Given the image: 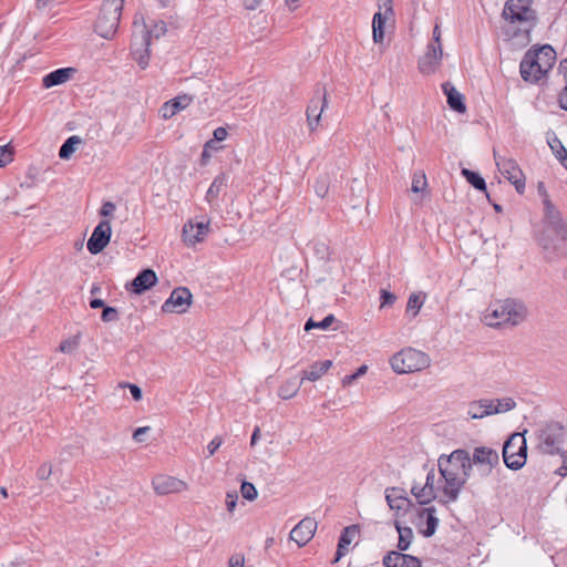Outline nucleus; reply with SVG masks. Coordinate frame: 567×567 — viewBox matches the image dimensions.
Masks as SVG:
<instances>
[{
	"instance_id": "f257e3e1",
	"label": "nucleus",
	"mask_w": 567,
	"mask_h": 567,
	"mask_svg": "<svg viewBox=\"0 0 567 567\" xmlns=\"http://www.w3.org/2000/svg\"><path fill=\"white\" fill-rule=\"evenodd\" d=\"M437 466L444 480L440 502L442 504L454 503L458 499L465 484L473 477L468 451L457 449L450 455L442 454L437 460Z\"/></svg>"
},
{
	"instance_id": "f03ea898",
	"label": "nucleus",
	"mask_w": 567,
	"mask_h": 567,
	"mask_svg": "<svg viewBox=\"0 0 567 567\" xmlns=\"http://www.w3.org/2000/svg\"><path fill=\"white\" fill-rule=\"evenodd\" d=\"M527 318V308L520 300H495L483 311L481 320L491 328L515 327Z\"/></svg>"
},
{
	"instance_id": "7ed1b4c3",
	"label": "nucleus",
	"mask_w": 567,
	"mask_h": 567,
	"mask_svg": "<svg viewBox=\"0 0 567 567\" xmlns=\"http://www.w3.org/2000/svg\"><path fill=\"white\" fill-rule=\"evenodd\" d=\"M534 0H507L502 17L513 25V37L528 35L537 23V16L532 8Z\"/></svg>"
},
{
	"instance_id": "20e7f679",
	"label": "nucleus",
	"mask_w": 567,
	"mask_h": 567,
	"mask_svg": "<svg viewBox=\"0 0 567 567\" xmlns=\"http://www.w3.org/2000/svg\"><path fill=\"white\" fill-rule=\"evenodd\" d=\"M123 8L124 0H104L94 24L96 34L112 40L118 30Z\"/></svg>"
},
{
	"instance_id": "39448f33",
	"label": "nucleus",
	"mask_w": 567,
	"mask_h": 567,
	"mask_svg": "<svg viewBox=\"0 0 567 567\" xmlns=\"http://www.w3.org/2000/svg\"><path fill=\"white\" fill-rule=\"evenodd\" d=\"M430 362L426 353L413 348L401 350L390 360L391 368L399 374L424 370L430 367Z\"/></svg>"
},
{
	"instance_id": "423d86ee",
	"label": "nucleus",
	"mask_w": 567,
	"mask_h": 567,
	"mask_svg": "<svg viewBox=\"0 0 567 567\" xmlns=\"http://www.w3.org/2000/svg\"><path fill=\"white\" fill-rule=\"evenodd\" d=\"M473 477L486 478L492 474L494 467L499 464V455L496 450L489 446H477L468 452Z\"/></svg>"
},
{
	"instance_id": "0eeeda50",
	"label": "nucleus",
	"mask_w": 567,
	"mask_h": 567,
	"mask_svg": "<svg viewBox=\"0 0 567 567\" xmlns=\"http://www.w3.org/2000/svg\"><path fill=\"white\" fill-rule=\"evenodd\" d=\"M505 465L514 471L520 470L527 460V443L524 433H514L503 446Z\"/></svg>"
},
{
	"instance_id": "6e6552de",
	"label": "nucleus",
	"mask_w": 567,
	"mask_h": 567,
	"mask_svg": "<svg viewBox=\"0 0 567 567\" xmlns=\"http://www.w3.org/2000/svg\"><path fill=\"white\" fill-rule=\"evenodd\" d=\"M565 429L558 422H549L537 433L538 449L549 455L559 454L564 443Z\"/></svg>"
},
{
	"instance_id": "1a4fd4ad",
	"label": "nucleus",
	"mask_w": 567,
	"mask_h": 567,
	"mask_svg": "<svg viewBox=\"0 0 567 567\" xmlns=\"http://www.w3.org/2000/svg\"><path fill=\"white\" fill-rule=\"evenodd\" d=\"M495 164L499 173L514 185L518 194L525 192V175L517 162L511 157L501 156L494 151Z\"/></svg>"
},
{
	"instance_id": "9d476101",
	"label": "nucleus",
	"mask_w": 567,
	"mask_h": 567,
	"mask_svg": "<svg viewBox=\"0 0 567 567\" xmlns=\"http://www.w3.org/2000/svg\"><path fill=\"white\" fill-rule=\"evenodd\" d=\"M209 219L198 217L189 219L183 227V241L188 247H195L205 240L209 234Z\"/></svg>"
},
{
	"instance_id": "9b49d317",
	"label": "nucleus",
	"mask_w": 567,
	"mask_h": 567,
	"mask_svg": "<svg viewBox=\"0 0 567 567\" xmlns=\"http://www.w3.org/2000/svg\"><path fill=\"white\" fill-rule=\"evenodd\" d=\"M392 0H382L379 4V11L374 13L372 20V35L374 43H382L384 40L385 21L393 18Z\"/></svg>"
},
{
	"instance_id": "f8f14e48",
	"label": "nucleus",
	"mask_w": 567,
	"mask_h": 567,
	"mask_svg": "<svg viewBox=\"0 0 567 567\" xmlns=\"http://www.w3.org/2000/svg\"><path fill=\"white\" fill-rule=\"evenodd\" d=\"M112 228L109 220H101L87 240L86 247L92 255L100 254L110 243Z\"/></svg>"
},
{
	"instance_id": "ddd939ff",
	"label": "nucleus",
	"mask_w": 567,
	"mask_h": 567,
	"mask_svg": "<svg viewBox=\"0 0 567 567\" xmlns=\"http://www.w3.org/2000/svg\"><path fill=\"white\" fill-rule=\"evenodd\" d=\"M442 43H429L426 52L419 60V70L423 74L434 73L442 60Z\"/></svg>"
},
{
	"instance_id": "4468645a",
	"label": "nucleus",
	"mask_w": 567,
	"mask_h": 567,
	"mask_svg": "<svg viewBox=\"0 0 567 567\" xmlns=\"http://www.w3.org/2000/svg\"><path fill=\"white\" fill-rule=\"evenodd\" d=\"M316 530L317 522L311 517H305L290 532V539L299 547H303L312 539Z\"/></svg>"
},
{
	"instance_id": "2eb2a0df",
	"label": "nucleus",
	"mask_w": 567,
	"mask_h": 567,
	"mask_svg": "<svg viewBox=\"0 0 567 567\" xmlns=\"http://www.w3.org/2000/svg\"><path fill=\"white\" fill-rule=\"evenodd\" d=\"M327 105H328V100H327L326 92H323V94H321V95L318 94L310 100V103L308 104L307 110H306V115H307V123H308L309 130L311 132H313L318 127V125L320 123L321 114H322L323 110L327 107Z\"/></svg>"
},
{
	"instance_id": "dca6fc26",
	"label": "nucleus",
	"mask_w": 567,
	"mask_h": 567,
	"mask_svg": "<svg viewBox=\"0 0 567 567\" xmlns=\"http://www.w3.org/2000/svg\"><path fill=\"white\" fill-rule=\"evenodd\" d=\"M151 44V32L148 25L145 22L134 21V30L132 35L131 51L138 53L140 51L150 50Z\"/></svg>"
},
{
	"instance_id": "f3484780",
	"label": "nucleus",
	"mask_w": 567,
	"mask_h": 567,
	"mask_svg": "<svg viewBox=\"0 0 567 567\" xmlns=\"http://www.w3.org/2000/svg\"><path fill=\"white\" fill-rule=\"evenodd\" d=\"M157 281L154 270L147 268L142 270L126 288L135 295H142L151 289Z\"/></svg>"
},
{
	"instance_id": "a211bd4d",
	"label": "nucleus",
	"mask_w": 567,
	"mask_h": 567,
	"mask_svg": "<svg viewBox=\"0 0 567 567\" xmlns=\"http://www.w3.org/2000/svg\"><path fill=\"white\" fill-rule=\"evenodd\" d=\"M385 567H422L421 560L401 551H389L382 560Z\"/></svg>"
},
{
	"instance_id": "6ab92c4d",
	"label": "nucleus",
	"mask_w": 567,
	"mask_h": 567,
	"mask_svg": "<svg viewBox=\"0 0 567 567\" xmlns=\"http://www.w3.org/2000/svg\"><path fill=\"white\" fill-rule=\"evenodd\" d=\"M538 62L533 58L532 50H528L519 65L520 75L526 82H537L539 81L546 73H538Z\"/></svg>"
},
{
	"instance_id": "aec40b11",
	"label": "nucleus",
	"mask_w": 567,
	"mask_h": 567,
	"mask_svg": "<svg viewBox=\"0 0 567 567\" xmlns=\"http://www.w3.org/2000/svg\"><path fill=\"white\" fill-rule=\"evenodd\" d=\"M532 55L538 62V73H547L556 60V52L549 44L532 50Z\"/></svg>"
},
{
	"instance_id": "412c9836",
	"label": "nucleus",
	"mask_w": 567,
	"mask_h": 567,
	"mask_svg": "<svg viewBox=\"0 0 567 567\" xmlns=\"http://www.w3.org/2000/svg\"><path fill=\"white\" fill-rule=\"evenodd\" d=\"M227 181L228 178L225 173H220L214 178L205 195V199L210 205V207H218V197L220 193L226 188Z\"/></svg>"
},
{
	"instance_id": "4be33fe9",
	"label": "nucleus",
	"mask_w": 567,
	"mask_h": 567,
	"mask_svg": "<svg viewBox=\"0 0 567 567\" xmlns=\"http://www.w3.org/2000/svg\"><path fill=\"white\" fill-rule=\"evenodd\" d=\"M442 90L447 97L449 106L458 113H464L466 111V105L464 103V96L454 87V85L450 82H445L442 84Z\"/></svg>"
},
{
	"instance_id": "5701e85b",
	"label": "nucleus",
	"mask_w": 567,
	"mask_h": 567,
	"mask_svg": "<svg viewBox=\"0 0 567 567\" xmlns=\"http://www.w3.org/2000/svg\"><path fill=\"white\" fill-rule=\"evenodd\" d=\"M467 415L471 419H483L493 415L492 399H481L471 402L467 406Z\"/></svg>"
},
{
	"instance_id": "b1692460",
	"label": "nucleus",
	"mask_w": 567,
	"mask_h": 567,
	"mask_svg": "<svg viewBox=\"0 0 567 567\" xmlns=\"http://www.w3.org/2000/svg\"><path fill=\"white\" fill-rule=\"evenodd\" d=\"M357 534L358 528L354 525L348 526L343 529L339 538L334 561L340 560L348 553V546L352 543Z\"/></svg>"
},
{
	"instance_id": "393cba45",
	"label": "nucleus",
	"mask_w": 567,
	"mask_h": 567,
	"mask_svg": "<svg viewBox=\"0 0 567 567\" xmlns=\"http://www.w3.org/2000/svg\"><path fill=\"white\" fill-rule=\"evenodd\" d=\"M74 72L72 68L58 69L50 72L43 78V86L49 89L55 85H60L70 79L71 73Z\"/></svg>"
},
{
	"instance_id": "a878e982",
	"label": "nucleus",
	"mask_w": 567,
	"mask_h": 567,
	"mask_svg": "<svg viewBox=\"0 0 567 567\" xmlns=\"http://www.w3.org/2000/svg\"><path fill=\"white\" fill-rule=\"evenodd\" d=\"M153 487L158 495H166L175 492L177 482L175 477L157 475L152 481Z\"/></svg>"
},
{
	"instance_id": "bb28decb",
	"label": "nucleus",
	"mask_w": 567,
	"mask_h": 567,
	"mask_svg": "<svg viewBox=\"0 0 567 567\" xmlns=\"http://www.w3.org/2000/svg\"><path fill=\"white\" fill-rule=\"evenodd\" d=\"M411 493L421 505H426L436 498L434 486L413 484Z\"/></svg>"
},
{
	"instance_id": "cd10ccee",
	"label": "nucleus",
	"mask_w": 567,
	"mask_h": 567,
	"mask_svg": "<svg viewBox=\"0 0 567 567\" xmlns=\"http://www.w3.org/2000/svg\"><path fill=\"white\" fill-rule=\"evenodd\" d=\"M332 367L331 360L318 361L310 365L308 371L303 372L302 380L317 381Z\"/></svg>"
},
{
	"instance_id": "c85d7f7f",
	"label": "nucleus",
	"mask_w": 567,
	"mask_h": 567,
	"mask_svg": "<svg viewBox=\"0 0 567 567\" xmlns=\"http://www.w3.org/2000/svg\"><path fill=\"white\" fill-rule=\"evenodd\" d=\"M385 501L391 509L401 511L404 509L409 503V499L401 495L398 488H388L385 491Z\"/></svg>"
},
{
	"instance_id": "c756f323",
	"label": "nucleus",
	"mask_w": 567,
	"mask_h": 567,
	"mask_svg": "<svg viewBox=\"0 0 567 567\" xmlns=\"http://www.w3.org/2000/svg\"><path fill=\"white\" fill-rule=\"evenodd\" d=\"M426 300V293L423 291L413 292L409 296L406 302V315H411L412 318L416 317Z\"/></svg>"
},
{
	"instance_id": "7c9ffc66",
	"label": "nucleus",
	"mask_w": 567,
	"mask_h": 567,
	"mask_svg": "<svg viewBox=\"0 0 567 567\" xmlns=\"http://www.w3.org/2000/svg\"><path fill=\"white\" fill-rule=\"evenodd\" d=\"M302 383V379L298 381L297 379H290L287 380L285 383H282L278 389V395L284 400H289L293 398Z\"/></svg>"
},
{
	"instance_id": "2f4dec72",
	"label": "nucleus",
	"mask_w": 567,
	"mask_h": 567,
	"mask_svg": "<svg viewBox=\"0 0 567 567\" xmlns=\"http://www.w3.org/2000/svg\"><path fill=\"white\" fill-rule=\"evenodd\" d=\"M395 528L399 533V542H398V548L399 550L405 551L409 549L412 540H413V530L410 527H403L399 522H395Z\"/></svg>"
},
{
	"instance_id": "473e14b6",
	"label": "nucleus",
	"mask_w": 567,
	"mask_h": 567,
	"mask_svg": "<svg viewBox=\"0 0 567 567\" xmlns=\"http://www.w3.org/2000/svg\"><path fill=\"white\" fill-rule=\"evenodd\" d=\"M543 203H544L545 218H546V221L549 227L558 225L560 221H563L560 212L554 206V204L550 202L548 196H546V198L543 200Z\"/></svg>"
},
{
	"instance_id": "72a5a7b5",
	"label": "nucleus",
	"mask_w": 567,
	"mask_h": 567,
	"mask_svg": "<svg viewBox=\"0 0 567 567\" xmlns=\"http://www.w3.org/2000/svg\"><path fill=\"white\" fill-rule=\"evenodd\" d=\"M435 508L427 507L422 511L421 515H426V528L422 532L425 537H431L435 534L439 525V518L435 516Z\"/></svg>"
},
{
	"instance_id": "f704fd0d",
	"label": "nucleus",
	"mask_w": 567,
	"mask_h": 567,
	"mask_svg": "<svg viewBox=\"0 0 567 567\" xmlns=\"http://www.w3.org/2000/svg\"><path fill=\"white\" fill-rule=\"evenodd\" d=\"M515 406L516 402L514 401L513 398L509 396L492 400L493 415L512 411Z\"/></svg>"
},
{
	"instance_id": "c9c22d12",
	"label": "nucleus",
	"mask_w": 567,
	"mask_h": 567,
	"mask_svg": "<svg viewBox=\"0 0 567 567\" xmlns=\"http://www.w3.org/2000/svg\"><path fill=\"white\" fill-rule=\"evenodd\" d=\"M82 142L78 135L70 136L60 147L59 156L62 159H68L75 151V146Z\"/></svg>"
},
{
	"instance_id": "e433bc0d",
	"label": "nucleus",
	"mask_w": 567,
	"mask_h": 567,
	"mask_svg": "<svg viewBox=\"0 0 567 567\" xmlns=\"http://www.w3.org/2000/svg\"><path fill=\"white\" fill-rule=\"evenodd\" d=\"M331 178L329 174H320L315 182L313 188L318 197L324 198L329 193Z\"/></svg>"
},
{
	"instance_id": "4c0bfd02",
	"label": "nucleus",
	"mask_w": 567,
	"mask_h": 567,
	"mask_svg": "<svg viewBox=\"0 0 567 567\" xmlns=\"http://www.w3.org/2000/svg\"><path fill=\"white\" fill-rule=\"evenodd\" d=\"M462 175L466 178V181L478 190H485L486 189V183L484 178L476 172H473L467 168L462 169Z\"/></svg>"
},
{
	"instance_id": "58836bf2",
	"label": "nucleus",
	"mask_w": 567,
	"mask_h": 567,
	"mask_svg": "<svg viewBox=\"0 0 567 567\" xmlns=\"http://www.w3.org/2000/svg\"><path fill=\"white\" fill-rule=\"evenodd\" d=\"M547 143H548L553 154L555 155V157L557 158L558 162L561 161V159H566V157H567V150L563 145L561 141L556 135H554L553 137L548 138Z\"/></svg>"
},
{
	"instance_id": "ea45409f",
	"label": "nucleus",
	"mask_w": 567,
	"mask_h": 567,
	"mask_svg": "<svg viewBox=\"0 0 567 567\" xmlns=\"http://www.w3.org/2000/svg\"><path fill=\"white\" fill-rule=\"evenodd\" d=\"M336 321V317L333 315H328L321 321H315L312 318H309L305 323V330L310 331L313 328H319L322 330L328 329Z\"/></svg>"
},
{
	"instance_id": "a19ab883",
	"label": "nucleus",
	"mask_w": 567,
	"mask_h": 567,
	"mask_svg": "<svg viewBox=\"0 0 567 567\" xmlns=\"http://www.w3.org/2000/svg\"><path fill=\"white\" fill-rule=\"evenodd\" d=\"M159 114L164 120L172 118L177 114V96L171 99L159 110Z\"/></svg>"
},
{
	"instance_id": "79ce46f5",
	"label": "nucleus",
	"mask_w": 567,
	"mask_h": 567,
	"mask_svg": "<svg viewBox=\"0 0 567 567\" xmlns=\"http://www.w3.org/2000/svg\"><path fill=\"white\" fill-rule=\"evenodd\" d=\"M192 298L189 289L179 286V313L187 311L192 305Z\"/></svg>"
},
{
	"instance_id": "37998d69",
	"label": "nucleus",
	"mask_w": 567,
	"mask_h": 567,
	"mask_svg": "<svg viewBox=\"0 0 567 567\" xmlns=\"http://www.w3.org/2000/svg\"><path fill=\"white\" fill-rule=\"evenodd\" d=\"M241 495L247 501H255L257 498V489L254 484L249 482H243L240 487Z\"/></svg>"
},
{
	"instance_id": "c03bdc74",
	"label": "nucleus",
	"mask_w": 567,
	"mask_h": 567,
	"mask_svg": "<svg viewBox=\"0 0 567 567\" xmlns=\"http://www.w3.org/2000/svg\"><path fill=\"white\" fill-rule=\"evenodd\" d=\"M396 301V296L389 290L381 289L380 291V309L392 307Z\"/></svg>"
},
{
	"instance_id": "a18cd8bd",
	"label": "nucleus",
	"mask_w": 567,
	"mask_h": 567,
	"mask_svg": "<svg viewBox=\"0 0 567 567\" xmlns=\"http://www.w3.org/2000/svg\"><path fill=\"white\" fill-rule=\"evenodd\" d=\"M426 185L427 182L424 174H414L411 186L413 193L422 192L426 187Z\"/></svg>"
},
{
	"instance_id": "49530a36",
	"label": "nucleus",
	"mask_w": 567,
	"mask_h": 567,
	"mask_svg": "<svg viewBox=\"0 0 567 567\" xmlns=\"http://www.w3.org/2000/svg\"><path fill=\"white\" fill-rule=\"evenodd\" d=\"M176 295H177V288L173 289L169 298L162 306V310L164 312L172 313L175 311V308L177 307V298H175Z\"/></svg>"
},
{
	"instance_id": "de8ad7c7",
	"label": "nucleus",
	"mask_w": 567,
	"mask_h": 567,
	"mask_svg": "<svg viewBox=\"0 0 567 567\" xmlns=\"http://www.w3.org/2000/svg\"><path fill=\"white\" fill-rule=\"evenodd\" d=\"M101 319L104 322H113L118 320V311L114 307H104Z\"/></svg>"
},
{
	"instance_id": "09e8293b",
	"label": "nucleus",
	"mask_w": 567,
	"mask_h": 567,
	"mask_svg": "<svg viewBox=\"0 0 567 567\" xmlns=\"http://www.w3.org/2000/svg\"><path fill=\"white\" fill-rule=\"evenodd\" d=\"M550 229L556 234V236L567 244V225L565 221H560L558 225L550 227Z\"/></svg>"
},
{
	"instance_id": "8fccbe9b",
	"label": "nucleus",
	"mask_w": 567,
	"mask_h": 567,
	"mask_svg": "<svg viewBox=\"0 0 567 567\" xmlns=\"http://www.w3.org/2000/svg\"><path fill=\"white\" fill-rule=\"evenodd\" d=\"M550 229L556 234V236L567 244V225L565 221H560L558 225L550 227Z\"/></svg>"
},
{
	"instance_id": "3c124183",
	"label": "nucleus",
	"mask_w": 567,
	"mask_h": 567,
	"mask_svg": "<svg viewBox=\"0 0 567 567\" xmlns=\"http://www.w3.org/2000/svg\"><path fill=\"white\" fill-rule=\"evenodd\" d=\"M12 161V152L8 145L0 146V167L6 166Z\"/></svg>"
},
{
	"instance_id": "603ef678",
	"label": "nucleus",
	"mask_w": 567,
	"mask_h": 567,
	"mask_svg": "<svg viewBox=\"0 0 567 567\" xmlns=\"http://www.w3.org/2000/svg\"><path fill=\"white\" fill-rule=\"evenodd\" d=\"M227 135H228V133H227L226 128L217 127L214 131V140L208 141L206 143V147H212L214 142H223L224 140H226Z\"/></svg>"
},
{
	"instance_id": "864d4df0",
	"label": "nucleus",
	"mask_w": 567,
	"mask_h": 567,
	"mask_svg": "<svg viewBox=\"0 0 567 567\" xmlns=\"http://www.w3.org/2000/svg\"><path fill=\"white\" fill-rule=\"evenodd\" d=\"M148 30L151 32V38H159L161 35L166 33V23L164 21L156 22L154 23L153 28H148Z\"/></svg>"
},
{
	"instance_id": "5fc2aeb1",
	"label": "nucleus",
	"mask_w": 567,
	"mask_h": 567,
	"mask_svg": "<svg viewBox=\"0 0 567 567\" xmlns=\"http://www.w3.org/2000/svg\"><path fill=\"white\" fill-rule=\"evenodd\" d=\"M52 474V466L49 464V463H44L42 464L38 471H37V476L39 480H48Z\"/></svg>"
},
{
	"instance_id": "6e6d98bb",
	"label": "nucleus",
	"mask_w": 567,
	"mask_h": 567,
	"mask_svg": "<svg viewBox=\"0 0 567 567\" xmlns=\"http://www.w3.org/2000/svg\"><path fill=\"white\" fill-rule=\"evenodd\" d=\"M238 495L236 492H228L226 495V507L229 513H233L236 508Z\"/></svg>"
},
{
	"instance_id": "4d7b16f0",
	"label": "nucleus",
	"mask_w": 567,
	"mask_h": 567,
	"mask_svg": "<svg viewBox=\"0 0 567 567\" xmlns=\"http://www.w3.org/2000/svg\"><path fill=\"white\" fill-rule=\"evenodd\" d=\"M228 567H245L244 554H234L228 560Z\"/></svg>"
},
{
	"instance_id": "13d9d810",
	"label": "nucleus",
	"mask_w": 567,
	"mask_h": 567,
	"mask_svg": "<svg viewBox=\"0 0 567 567\" xmlns=\"http://www.w3.org/2000/svg\"><path fill=\"white\" fill-rule=\"evenodd\" d=\"M115 209H116V207H115L114 203L105 202V203H103V205L100 209V215L103 217H110L114 214Z\"/></svg>"
},
{
	"instance_id": "bf43d9fd",
	"label": "nucleus",
	"mask_w": 567,
	"mask_h": 567,
	"mask_svg": "<svg viewBox=\"0 0 567 567\" xmlns=\"http://www.w3.org/2000/svg\"><path fill=\"white\" fill-rule=\"evenodd\" d=\"M151 431V427L150 426H142V427H138L134 431L133 433V439L138 442V443H142L145 441V435Z\"/></svg>"
},
{
	"instance_id": "052dcab7",
	"label": "nucleus",
	"mask_w": 567,
	"mask_h": 567,
	"mask_svg": "<svg viewBox=\"0 0 567 567\" xmlns=\"http://www.w3.org/2000/svg\"><path fill=\"white\" fill-rule=\"evenodd\" d=\"M78 346V342L72 339L64 340L60 344V351L64 353H71Z\"/></svg>"
},
{
	"instance_id": "680f3d73",
	"label": "nucleus",
	"mask_w": 567,
	"mask_h": 567,
	"mask_svg": "<svg viewBox=\"0 0 567 567\" xmlns=\"http://www.w3.org/2000/svg\"><path fill=\"white\" fill-rule=\"evenodd\" d=\"M121 386H127L135 401H140L142 399V390L138 385L132 383H124L121 384Z\"/></svg>"
},
{
	"instance_id": "e2e57ef3",
	"label": "nucleus",
	"mask_w": 567,
	"mask_h": 567,
	"mask_svg": "<svg viewBox=\"0 0 567 567\" xmlns=\"http://www.w3.org/2000/svg\"><path fill=\"white\" fill-rule=\"evenodd\" d=\"M134 60L142 69H145L148 65L150 61V50L144 51L143 54L136 55Z\"/></svg>"
},
{
	"instance_id": "0e129e2a",
	"label": "nucleus",
	"mask_w": 567,
	"mask_h": 567,
	"mask_svg": "<svg viewBox=\"0 0 567 567\" xmlns=\"http://www.w3.org/2000/svg\"><path fill=\"white\" fill-rule=\"evenodd\" d=\"M221 445V440L219 437L213 439L209 444L207 445L208 450V456H212L215 454V452L219 449Z\"/></svg>"
},
{
	"instance_id": "69168bd1",
	"label": "nucleus",
	"mask_w": 567,
	"mask_h": 567,
	"mask_svg": "<svg viewBox=\"0 0 567 567\" xmlns=\"http://www.w3.org/2000/svg\"><path fill=\"white\" fill-rule=\"evenodd\" d=\"M194 100V95L179 94V111L187 107Z\"/></svg>"
},
{
	"instance_id": "338daca9",
	"label": "nucleus",
	"mask_w": 567,
	"mask_h": 567,
	"mask_svg": "<svg viewBox=\"0 0 567 567\" xmlns=\"http://www.w3.org/2000/svg\"><path fill=\"white\" fill-rule=\"evenodd\" d=\"M559 105L563 110L567 111V85L565 89L560 92L558 96Z\"/></svg>"
},
{
	"instance_id": "774afa93",
	"label": "nucleus",
	"mask_w": 567,
	"mask_h": 567,
	"mask_svg": "<svg viewBox=\"0 0 567 567\" xmlns=\"http://www.w3.org/2000/svg\"><path fill=\"white\" fill-rule=\"evenodd\" d=\"M264 0H244L245 7L248 10L257 9Z\"/></svg>"
}]
</instances>
